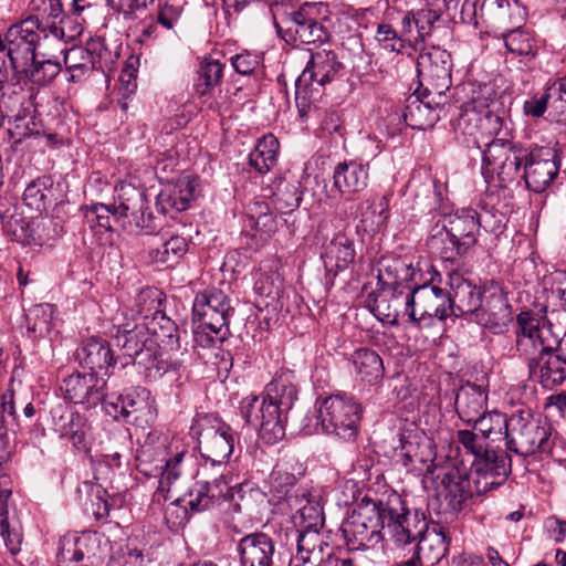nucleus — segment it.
I'll use <instances>...</instances> for the list:
<instances>
[{
	"mask_svg": "<svg viewBox=\"0 0 566 566\" xmlns=\"http://www.w3.org/2000/svg\"><path fill=\"white\" fill-rule=\"evenodd\" d=\"M474 321L490 329H502L511 319V306L502 284L495 280L483 283L482 304L476 310Z\"/></svg>",
	"mask_w": 566,
	"mask_h": 566,
	"instance_id": "17",
	"label": "nucleus"
},
{
	"mask_svg": "<svg viewBox=\"0 0 566 566\" xmlns=\"http://www.w3.org/2000/svg\"><path fill=\"white\" fill-rule=\"evenodd\" d=\"M448 284L452 316H474L482 304L483 285H474L459 272L449 273Z\"/></svg>",
	"mask_w": 566,
	"mask_h": 566,
	"instance_id": "22",
	"label": "nucleus"
},
{
	"mask_svg": "<svg viewBox=\"0 0 566 566\" xmlns=\"http://www.w3.org/2000/svg\"><path fill=\"white\" fill-rule=\"evenodd\" d=\"M316 4L305 3L298 10L284 13L277 20L274 13V25L277 32H285L290 39L305 44H318L325 42L329 33L317 20Z\"/></svg>",
	"mask_w": 566,
	"mask_h": 566,
	"instance_id": "11",
	"label": "nucleus"
},
{
	"mask_svg": "<svg viewBox=\"0 0 566 566\" xmlns=\"http://www.w3.org/2000/svg\"><path fill=\"white\" fill-rule=\"evenodd\" d=\"M296 547L297 558L303 564L311 560V557L317 552L325 549V546L331 545L326 536L319 533L318 527L301 528L296 531Z\"/></svg>",
	"mask_w": 566,
	"mask_h": 566,
	"instance_id": "51",
	"label": "nucleus"
},
{
	"mask_svg": "<svg viewBox=\"0 0 566 566\" xmlns=\"http://www.w3.org/2000/svg\"><path fill=\"white\" fill-rule=\"evenodd\" d=\"M559 164L556 160V153L551 148H536L528 153L522 179L527 189L534 192H542L556 178Z\"/></svg>",
	"mask_w": 566,
	"mask_h": 566,
	"instance_id": "18",
	"label": "nucleus"
},
{
	"mask_svg": "<svg viewBox=\"0 0 566 566\" xmlns=\"http://www.w3.org/2000/svg\"><path fill=\"white\" fill-rule=\"evenodd\" d=\"M410 322L418 328L429 327L434 319L444 321L452 316L449 292L430 282L411 287Z\"/></svg>",
	"mask_w": 566,
	"mask_h": 566,
	"instance_id": "9",
	"label": "nucleus"
},
{
	"mask_svg": "<svg viewBox=\"0 0 566 566\" xmlns=\"http://www.w3.org/2000/svg\"><path fill=\"white\" fill-rule=\"evenodd\" d=\"M301 201L302 193L298 185L290 182L280 184L271 199L274 211L281 214H291L298 208Z\"/></svg>",
	"mask_w": 566,
	"mask_h": 566,
	"instance_id": "55",
	"label": "nucleus"
},
{
	"mask_svg": "<svg viewBox=\"0 0 566 566\" xmlns=\"http://www.w3.org/2000/svg\"><path fill=\"white\" fill-rule=\"evenodd\" d=\"M385 505L384 501L361 503L344 528L347 542L357 547H367L382 538Z\"/></svg>",
	"mask_w": 566,
	"mask_h": 566,
	"instance_id": "12",
	"label": "nucleus"
},
{
	"mask_svg": "<svg viewBox=\"0 0 566 566\" xmlns=\"http://www.w3.org/2000/svg\"><path fill=\"white\" fill-rule=\"evenodd\" d=\"M38 17H29L11 25L6 33L9 60L14 70L24 67L35 57V48L40 41Z\"/></svg>",
	"mask_w": 566,
	"mask_h": 566,
	"instance_id": "16",
	"label": "nucleus"
},
{
	"mask_svg": "<svg viewBox=\"0 0 566 566\" xmlns=\"http://www.w3.org/2000/svg\"><path fill=\"white\" fill-rule=\"evenodd\" d=\"M516 352L528 368L530 378L544 388L553 389L566 379V360L554 349H546L543 338L536 337L527 321H516Z\"/></svg>",
	"mask_w": 566,
	"mask_h": 566,
	"instance_id": "3",
	"label": "nucleus"
},
{
	"mask_svg": "<svg viewBox=\"0 0 566 566\" xmlns=\"http://www.w3.org/2000/svg\"><path fill=\"white\" fill-rule=\"evenodd\" d=\"M287 506L294 512L293 518L300 520L303 524L302 528L318 527L323 524L322 507L306 489L294 490V495L287 496Z\"/></svg>",
	"mask_w": 566,
	"mask_h": 566,
	"instance_id": "38",
	"label": "nucleus"
},
{
	"mask_svg": "<svg viewBox=\"0 0 566 566\" xmlns=\"http://www.w3.org/2000/svg\"><path fill=\"white\" fill-rule=\"evenodd\" d=\"M426 245L429 253L441 261L454 263L465 256L455 239H452L446 230V226L440 224L438 221L431 228Z\"/></svg>",
	"mask_w": 566,
	"mask_h": 566,
	"instance_id": "41",
	"label": "nucleus"
},
{
	"mask_svg": "<svg viewBox=\"0 0 566 566\" xmlns=\"http://www.w3.org/2000/svg\"><path fill=\"white\" fill-rule=\"evenodd\" d=\"M510 0H476L474 17L490 27L502 25L510 19Z\"/></svg>",
	"mask_w": 566,
	"mask_h": 566,
	"instance_id": "48",
	"label": "nucleus"
},
{
	"mask_svg": "<svg viewBox=\"0 0 566 566\" xmlns=\"http://www.w3.org/2000/svg\"><path fill=\"white\" fill-rule=\"evenodd\" d=\"M449 549V539L440 528H428L421 535L417 543V552L413 556L420 557V564L427 566L437 565L447 554Z\"/></svg>",
	"mask_w": 566,
	"mask_h": 566,
	"instance_id": "42",
	"label": "nucleus"
},
{
	"mask_svg": "<svg viewBox=\"0 0 566 566\" xmlns=\"http://www.w3.org/2000/svg\"><path fill=\"white\" fill-rule=\"evenodd\" d=\"M186 451H178L174 457L165 460V464L160 465L161 478L159 480V489L169 488L185 472Z\"/></svg>",
	"mask_w": 566,
	"mask_h": 566,
	"instance_id": "62",
	"label": "nucleus"
},
{
	"mask_svg": "<svg viewBox=\"0 0 566 566\" xmlns=\"http://www.w3.org/2000/svg\"><path fill=\"white\" fill-rule=\"evenodd\" d=\"M283 289V280L276 272H263L254 283V291L263 297L276 298Z\"/></svg>",
	"mask_w": 566,
	"mask_h": 566,
	"instance_id": "63",
	"label": "nucleus"
},
{
	"mask_svg": "<svg viewBox=\"0 0 566 566\" xmlns=\"http://www.w3.org/2000/svg\"><path fill=\"white\" fill-rule=\"evenodd\" d=\"M455 441L464 449L465 453L479 459L488 449L486 440L472 430H458Z\"/></svg>",
	"mask_w": 566,
	"mask_h": 566,
	"instance_id": "64",
	"label": "nucleus"
},
{
	"mask_svg": "<svg viewBox=\"0 0 566 566\" xmlns=\"http://www.w3.org/2000/svg\"><path fill=\"white\" fill-rule=\"evenodd\" d=\"M448 104L424 91L410 95L406 101L403 120L412 129L426 130L432 128L440 118V113Z\"/></svg>",
	"mask_w": 566,
	"mask_h": 566,
	"instance_id": "19",
	"label": "nucleus"
},
{
	"mask_svg": "<svg viewBox=\"0 0 566 566\" xmlns=\"http://www.w3.org/2000/svg\"><path fill=\"white\" fill-rule=\"evenodd\" d=\"M360 405L350 396L332 395L319 405L318 419L326 433L352 440L357 434Z\"/></svg>",
	"mask_w": 566,
	"mask_h": 566,
	"instance_id": "8",
	"label": "nucleus"
},
{
	"mask_svg": "<svg viewBox=\"0 0 566 566\" xmlns=\"http://www.w3.org/2000/svg\"><path fill=\"white\" fill-rule=\"evenodd\" d=\"M117 211L116 205L95 203L86 209L85 219L91 228L97 226L106 231H112L114 223L127 228L126 221Z\"/></svg>",
	"mask_w": 566,
	"mask_h": 566,
	"instance_id": "52",
	"label": "nucleus"
},
{
	"mask_svg": "<svg viewBox=\"0 0 566 566\" xmlns=\"http://www.w3.org/2000/svg\"><path fill=\"white\" fill-rule=\"evenodd\" d=\"M111 440L118 444V450L104 446V457L109 465L120 467V459L129 451V433L126 429L117 428L111 431Z\"/></svg>",
	"mask_w": 566,
	"mask_h": 566,
	"instance_id": "61",
	"label": "nucleus"
},
{
	"mask_svg": "<svg viewBox=\"0 0 566 566\" xmlns=\"http://www.w3.org/2000/svg\"><path fill=\"white\" fill-rule=\"evenodd\" d=\"M196 193V179L190 177L180 178L159 192L156 201L157 209L164 214L185 211L195 200Z\"/></svg>",
	"mask_w": 566,
	"mask_h": 566,
	"instance_id": "31",
	"label": "nucleus"
},
{
	"mask_svg": "<svg viewBox=\"0 0 566 566\" xmlns=\"http://www.w3.org/2000/svg\"><path fill=\"white\" fill-rule=\"evenodd\" d=\"M62 423L59 427L60 437L72 442L73 447L83 452L90 450L87 432L90 427L86 419L78 412H70L61 418Z\"/></svg>",
	"mask_w": 566,
	"mask_h": 566,
	"instance_id": "47",
	"label": "nucleus"
},
{
	"mask_svg": "<svg viewBox=\"0 0 566 566\" xmlns=\"http://www.w3.org/2000/svg\"><path fill=\"white\" fill-rule=\"evenodd\" d=\"M504 44L511 53L524 56L535 57L537 54V41L532 32L525 29H514L503 35Z\"/></svg>",
	"mask_w": 566,
	"mask_h": 566,
	"instance_id": "53",
	"label": "nucleus"
},
{
	"mask_svg": "<svg viewBox=\"0 0 566 566\" xmlns=\"http://www.w3.org/2000/svg\"><path fill=\"white\" fill-rule=\"evenodd\" d=\"M279 142L273 135L264 136L249 156L250 165L259 172L270 171L277 160Z\"/></svg>",
	"mask_w": 566,
	"mask_h": 566,
	"instance_id": "49",
	"label": "nucleus"
},
{
	"mask_svg": "<svg viewBox=\"0 0 566 566\" xmlns=\"http://www.w3.org/2000/svg\"><path fill=\"white\" fill-rule=\"evenodd\" d=\"M298 389L295 375L291 370H281L265 386L262 397L248 396L240 403L245 421L259 428L260 438L268 444H274L285 437L287 413L297 400Z\"/></svg>",
	"mask_w": 566,
	"mask_h": 566,
	"instance_id": "1",
	"label": "nucleus"
},
{
	"mask_svg": "<svg viewBox=\"0 0 566 566\" xmlns=\"http://www.w3.org/2000/svg\"><path fill=\"white\" fill-rule=\"evenodd\" d=\"M488 394L481 386L467 384L462 386L455 396V411L465 423H472L484 411Z\"/></svg>",
	"mask_w": 566,
	"mask_h": 566,
	"instance_id": "37",
	"label": "nucleus"
},
{
	"mask_svg": "<svg viewBox=\"0 0 566 566\" xmlns=\"http://www.w3.org/2000/svg\"><path fill=\"white\" fill-rule=\"evenodd\" d=\"M53 180L49 176H42L32 180L23 192V201L27 207L41 213L54 201Z\"/></svg>",
	"mask_w": 566,
	"mask_h": 566,
	"instance_id": "45",
	"label": "nucleus"
},
{
	"mask_svg": "<svg viewBox=\"0 0 566 566\" xmlns=\"http://www.w3.org/2000/svg\"><path fill=\"white\" fill-rule=\"evenodd\" d=\"M245 228L253 231V237L261 242H266L277 231V220L270 203L256 199L247 205Z\"/></svg>",
	"mask_w": 566,
	"mask_h": 566,
	"instance_id": "34",
	"label": "nucleus"
},
{
	"mask_svg": "<svg viewBox=\"0 0 566 566\" xmlns=\"http://www.w3.org/2000/svg\"><path fill=\"white\" fill-rule=\"evenodd\" d=\"M28 332L35 336H45L52 327V311L49 305H36L27 315Z\"/></svg>",
	"mask_w": 566,
	"mask_h": 566,
	"instance_id": "60",
	"label": "nucleus"
},
{
	"mask_svg": "<svg viewBox=\"0 0 566 566\" xmlns=\"http://www.w3.org/2000/svg\"><path fill=\"white\" fill-rule=\"evenodd\" d=\"M191 433L197 439L198 449L206 460L201 474L207 475L211 468H224L233 452L234 434L231 427L213 413L198 415L192 422Z\"/></svg>",
	"mask_w": 566,
	"mask_h": 566,
	"instance_id": "6",
	"label": "nucleus"
},
{
	"mask_svg": "<svg viewBox=\"0 0 566 566\" xmlns=\"http://www.w3.org/2000/svg\"><path fill=\"white\" fill-rule=\"evenodd\" d=\"M384 512L382 537L388 535L398 545H407L419 539L428 528L426 521L416 514L412 515L399 496L388 499Z\"/></svg>",
	"mask_w": 566,
	"mask_h": 566,
	"instance_id": "14",
	"label": "nucleus"
},
{
	"mask_svg": "<svg viewBox=\"0 0 566 566\" xmlns=\"http://www.w3.org/2000/svg\"><path fill=\"white\" fill-rule=\"evenodd\" d=\"M527 157L528 153L513 142L494 138L485 144L482 151V174L486 180L495 174L501 188L520 185L523 175L521 167Z\"/></svg>",
	"mask_w": 566,
	"mask_h": 566,
	"instance_id": "7",
	"label": "nucleus"
},
{
	"mask_svg": "<svg viewBox=\"0 0 566 566\" xmlns=\"http://www.w3.org/2000/svg\"><path fill=\"white\" fill-rule=\"evenodd\" d=\"M11 491L0 488V530L7 548L11 555L20 552L22 543L21 525L10 503Z\"/></svg>",
	"mask_w": 566,
	"mask_h": 566,
	"instance_id": "36",
	"label": "nucleus"
},
{
	"mask_svg": "<svg viewBox=\"0 0 566 566\" xmlns=\"http://www.w3.org/2000/svg\"><path fill=\"white\" fill-rule=\"evenodd\" d=\"M420 273L406 258H385L379 262L378 282L385 289L411 290L420 283Z\"/></svg>",
	"mask_w": 566,
	"mask_h": 566,
	"instance_id": "24",
	"label": "nucleus"
},
{
	"mask_svg": "<svg viewBox=\"0 0 566 566\" xmlns=\"http://www.w3.org/2000/svg\"><path fill=\"white\" fill-rule=\"evenodd\" d=\"M297 482L296 475L284 464H277L273 468L270 478V490L275 493L279 499H284L287 503V496L294 495L293 488Z\"/></svg>",
	"mask_w": 566,
	"mask_h": 566,
	"instance_id": "58",
	"label": "nucleus"
},
{
	"mask_svg": "<svg viewBox=\"0 0 566 566\" xmlns=\"http://www.w3.org/2000/svg\"><path fill=\"white\" fill-rule=\"evenodd\" d=\"M241 566H273L275 558L274 539L266 533L254 532L238 543Z\"/></svg>",
	"mask_w": 566,
	"mask_h": 566,
	"instance_id": "25",
	"label": "nucleus"
},
{
	"mask_svg": "<svg viewBox=\"0 0 566 566\" xmlns=\"http://www.w3.org/2000/svg\"><path fill=\"white\" fill-rule=\"evenodd\" d=\"M146 325L157 343L159 353L180 355V352H185L186 357L188 356L187 348L181 347L177 324L166 316L163 311L154 313Z\"/></svg>",
	"mask_w": 566,
	"mask_h": 566,
	"instance_id": "32",
	"label": "nucleus"
},
{
	"mask_svg": "<svg viewBox=\"0 0 566 566\" xmlns=\"http://www.w3.org/2000/svg\"><path fill=\"white\" fill-rule=\"evenodd\" d=\"M103 385L94 374H72L63 380L61 389L70 402L92 408L103 398Z\"/></svg>",
	"mask_w": 566,
	"mask_h": 566,
	"instance_id": "26",
	"label": "nucleus"
},
{
	"mask_svg": "<svg viewBox=\"0 0 566 566\" xmlns=\"http://www.w3.org/2000/svg\"><path fill=\"white\" fill-rule=\"evenodd\" d=\"M368 166L350 160L339 163L333 174V188L340 196L363 191L368 185Z\"/></svg>",
	"mask_w": 566,
	"mask_h": 566,
	"instance_id": "33",
	"label": "nucleus"
},
{
	"mask_svg": "<svg viewBox=\"0 0 566 566\" xmlns=\"http://www.w3.org/2000/svg\"><path fill=\"white\" fill-rule=\"evenodd\" d=\"M117 191V213L128 223L127 227L134 224L139 229L153 230L155 226L151 212H146L148 205L145 191L130 184L120 185Z\"/></svg>",
	"mask_w": 566,
	"mask_h": 566,
	"instance_id": "20",
	"label": "nucleus"
},
{
	"mask_svg": "<svg viewBox=\"0 0 566 566\" xmlns=\"http://www.w3.org/2000/svg\"><path fill=\"white\" fill-rule=\"evenodd\" d=\"M222 74L223 65L218 60L202 62L195 83L196 93L200 96L210 95L220 84Z\"/></svg>",
	"mask_w": 566,
	"mask_h": 566,
	"instance_id": "54",
	"label": "nucleus"
},
{
	"mask_svg": "<svg viewBox=\"0 0 566 566\" xmlns=\"http://www.w3.org/2000/svg\"><path fill=\"white\" fill-rule=\"evenodd\" d=\"M88 53H96L98 61L97 63H102V61L107 62L111 59V52L105 48L104 42L101 40L92 41L88 43V49L85 51L82 48H73L70 51L66 52L64 57V63L67 66L69 70H76V69H85L87 70V66L85 63H77L76 57L81 56L84 57V54ZM92 67H95L96 61L93 60Z\"/></svg>",
	"mask_w": 566,
	"mask_h": 566,
	"instance_id": "59",
	"label": "nucleus"
},
{
	"mask_svg": "<svg viewBox=\"0 0 566 566\" xmlns=\"http://www.w3.org/2000/svg\"><path fill=\"white\" fill-rule=\"evenodd\" d=\"M22 99L23 95L17 90L15 85L7 86V91L0 95V112H6L8 117H14V129H19L21 127L20 122L23 120L20 114ZM11 132L20 139L29 135L27 130L13 132V128H11Z\"/></svg>",
	"mask_w": 566,
	"mask_h": 566,
	"instance_id": "56",
	"label": "nucleus"
},
{
	"mask_svg": "<svg viewBox=\"0 0 566 566\" xmlns=\"http://www.w3.org/2000/svg\"><path fill=\"white\" fill-rule=\"evenodd\" d=\"M411 290H390L382 287L381 293L376 297L374 312L380 321L391 325L399 323L400 318L407 317L410 321Z\"/></svg>",
	"mask_w": 566,
	"mask_h": 566,
	"instance_id": "30",
	"label": "nucleus"
},
{
	"mask_svg": "<svg viewBox=\"0 0 566 566\" xmlns=\"http://www.w3.org/2000/svg\"><path fill=\"white\" fill-rule=\"evenodd\" d=\"M516 321H527V327H532L533 332L536 334V337L543 338L544 345L543 348L554 349L559 353L566 360V332L562 337L558 336L553 331V325L549 322L541 321L538 317L534 316L530 312H521Z\"/></svg>",
	"mask_w": 566,
	"mask_h": 566,
	"instance_id": "44",
	"label": "nucleus"
},
{
	"mask_svg": "<svg viewBox=\"0 0 566 566\" xmlns=\"http://www.w3.org/2000/svg\"><path fill=\"white\" fill-rule=\"evenodd\" d=\"M233 312L229 297L220 290L198 293L192 305L196 321L222 342L229 334V316Z\"/></svg>",
	"mask_w": 566,
	"mask_h": 566,
	"instance_id": "13",
	"label": "nucleus"
},
{
	"mask_svg": "<svg viewBox=\"0 0 566 566\" xmlns=\"http://www.w3.org/2000/svg\"><path fill=\"white\" fill-rule=\"evenodd\" d=\"M323 249L322 258L325 268L335 271V274L347 269L355 260L356 252L353 240L344 233L335 234L324 244Z\"/></svg>",
	"mask_w": 566,
	"mask_h": 566,
	"instance_id": "39",
	"label": "nucleus"
},
{
	"mask_svg": "<svg viewBox=\"0 0 566 566\" xmlns=\"http://www.w3.org/2000/svg\"><path fill=\"white\" fill-rule=\"evenodd\" d=\"M510 426V451L524 458L553 453L556 434L546 419L535 417L530 409H518L511 413Z\"/></svg>",
	"mask_w": 566,
	"mask_h": 566,
	"instance_id": "4",
	"label": "nucleus"
},
{
	"mask_svg": "<svg viewBox=\"0 0 566 566\" xmlns=\"http://www.w3.org/2000/svg\"><path fill=\"white\" fill-rule=\"evenodd\" d=\"M511 416L506 417L500 411L485 412L474 420L473 428L485 439L493 441L505 439L507 441L511 431Z\"/></svg>",
	"mask_w": 566,
	"mask_h": 566,
	"instance_id": "46",
	"label": "nucleus"
},
{
	"mask_svg": "<svg viewBox=\"0 0 566 566\" xmlns=\"http://www.w3.org/2000/svg\"><path fill=\"white\" fill-rule=\"evenodd\" d=\"M127 311L122 310L113 318L114 327L117 328L114 335L115 344L124 356L132 358L133 363L143 369L147 379L156 380L170 370L184 367L185 352H180V355L159 353L146 322H137L136 317L127 319Z\"/></svg>",
	"mask_w": 566,
	"mask_h": 566,
	"instance_id": "2",
	"label": "nucleus"
},
{
	"mask_svg": "<svg viewBox=\"0 0 566 566\" xmlns=\"http://www.w3.org/2000/svg\"><path fill=\"white\" fill-rule=\"evenodd\" d=\"M458 90L459 99H463L460 114H464L469 109L482 113L495 105L493 99L495 93L491 84L468 82Z\"/></svg>",
	"mask_w": 566,
	"mask_h": 566,
	"instance_id": "43",
	"label": "nucleus"
},
{
	"mask_svg": "<svg viewBox=\"0 0 566 566\" xmlns=\"http://www.w3.org/2000/svg\"><path fill=\"white\" fill-rule=\"evenodd\" d=\"M476 474L474 481L478 493L501 485L511 473V459L502 451L489 450L473 462Z\"/></svg>",
	"mask_w": 566,
	"mask_h": 566,
	"instance_id": "21",
	"label": "nucleus"
},
{
	"mask_svg": "<svg viewBox=\"0 0 566 566\" xmlns=\"http://www.w3.org/2000/svg\"><path fill=\"white\" fill-rule=\"evenodd\" d=\"M355 377L365 385L379 384L385 375V367L381 357L370 348H358L349 357Z\"/></svg>",
	"mask_w": 566,
	"mask_h": 566,
	"instance_id": "35",
	"label": "nucleus"
},
{
	"mask_svg": "<svg viewBox=\"0 0 566 566\" xmlns=\"http://www.w3.org/2000/svg\"><path fill=\"white\" fill-rule=\"evenodd\" d=\"M504 125V117L494 109L476 113L473 109L460 114L455 130L465 137L473 138L474 144L480 148L479 136L489 137L499 135Z\"/></svg>",
	"mask_w": 566,
	"mask_h": 566,
	"instance_id": "23",
	"label": "nucleus"
},
{
	"mask_svg": "<svg viewBox=\"0 0 566 566\" xmlns=\"http://www.w3.org/2000/svg\"><path fill=\"white\" fill-rule=\"evenodd\" d=\"M432 479L440 480L438 495L443 499L447 506L453 511H462L473 496L470 476L453 465L442 468L437 474L432 463L426 467Z\"/></svg>",
	"mask_w": 566,
	"mask_h": 566,
	"instance_id": "15",
	"label": "nucleus"
},
{
	"mask_svg": "<svg viewBox=\"0 0 566 566\" xmlns=\"http://www.w3.org/2000/svg\"><path fill=\"white\" fill-rule=\"evenodd\" d=\"M188 250L186 238L177 234L164 233L160 245L151 248L149 256L157 263L175 262L181 258Z\"/></svg>",
	"mask_w": 566,
	"mask_h": 566,
	"instance_id": "50",
	"label": "nucleus"
},
{
	"mask_svg": "<svg viewBox=\"0 0 566 566\" xmlns=\"http://www.w3.org/2000/svg\"><path fill=\"white\" fill-rule=\"evenodd\" d=\"M438 222L446 226V230L455 239L467 255L478 242L480 221L476 211L467 210L461 214L443 216Z\"/></svg>",
	"mask_w": 566,
	"mask_h": 566,
	"instance_id": "28",
	"label": "nucleus"
},
{
	"mask_svg": "<svg viewBox=\"0 0 566 566\" xmlns=\"http://www.w3.org/2000/svg\"><path fill=\"white\" fill-rule=\"evenodd\" d=\"M19 70L23 71L32 83L44 86L57 76L61 64L52 60L38 61L35 56L33 61H29L27 66Z\"/></svg>",
	"mask_w": 566,
	"mask_h": 566,
	"instance_id": "57",
	"label": "nucleus"
},
{
	"mask_svg": "<svg viewBox=\"0 0 566 566\" xmlns=\"http://www.w3.org/2000/svg\"><path fill=\"white\" fill-rule=\"evenodd\" d=\"M343 69L337 54L331 50H319L311 54L302 74L295 81V103L301 118L305 119L322 88L331 83Z\"/></svg>",
	"mask_w": 566,
	"mask_h": 566,
	"instance_id": "5",
	"label": "nucleus"
},
{
	"mask_svg": "<svg viewBox=\"0 0 566 566\" xmlns=\"http://www.w3.org/2000/svg\"><path fill=\"white\" fill-rule=\"evenodd\" d=\"M359 224L365 232L377 233L386 228L389 203L386 197H368L358 205Z\"/></svg>",
	"mask_w": 566,
	"mask_h": 566,
	"instance_id": "40",
	"label": "nucleus"
},
{
	"mask_svg": "<svg viewBox=\"0 0 566 566\" xmlns=\"http://www.w3.org/2000/svg\"><path fill=\"white\" fill-rule=\"evenodd\" d=\"M75 357L80 365L97 377L98 373L108 375L115 364L108 342L101 337H91L76 349Z\"/></svg>",
	"mask_w": 566,
	"mask_h": 566,
	"instance_id": "27",
	"label": "nucleus"
},
{
	"mask_svg": "<svg viewBox=\"0 0 566 566\" xmlns=\"http://www.w3.org/2000/svg\"><path fill=\"white\" fill-rule=\"evenodd\" d=\"M417 72L421 90L441 101H449L447 92L451 87L450 54L439 48L422 52L417 57Z\"/></svg>",
	"mask_w": 566,
	"mask_h": 566,
	"instance_id": "10",
	"label": "nucleus"
},
{
	"mask_svg": "<svg viewBox=\"0 0 566 566\" xmlns=\"http://www.w3.org/2000/svg\"><path fill=\"white\" fill-rule=\"evenodd\" d=\"M551 107L559 120L566 122V74L547 85L545 93L524 102L526 115L538 118Z\"/></svg>",
	"mask_w": 566,
	"mask_h": 566,
	"instance_id": "29",
	"label": "nucleus"
}]
</instances>
